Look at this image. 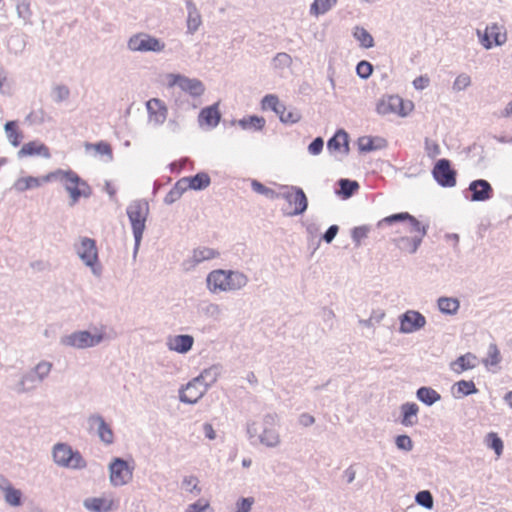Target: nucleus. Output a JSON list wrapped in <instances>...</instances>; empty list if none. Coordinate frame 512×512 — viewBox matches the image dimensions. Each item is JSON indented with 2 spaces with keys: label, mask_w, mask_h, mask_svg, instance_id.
Instances as JSON below:
<instances>
[{
  "label": "nucleus",
  "mask_w": 512,
  "mask_h": 512,
  "mask_svg": "<svg viewBox=\"0 0 512 512\" xmlns=\"http://www.w3.org/2000/svg\"><path fill=\"white\" fill-rule=\"evenodd\" d=\"M222 367L220 365H212L206 369H204L196 379H199V382L204 386L207 390L208 388L214 384L219 375L221 374Z\"/></svg>",
  "instance_id": "obj_30"
},
{
  "label": "nucleus",
  "mask_w": 512,
  "mask_h": 512,
  "mask_svg": "<svg viewBox=\"0 0 512 512\" xmlns=\"http://www.w3.org/2000/svg\"><path fill=\"white\" fill-rule=\"evenodd\" d=\"M353 36L363 48L367 49L374 46V39L372 35L363 27H355Z\"/></svg>",
  "instance_id": "obj_43"
},
{
  "label": "nucleus",
  "mask_w": 512,
  "mask_h": 512,
  "mask_svg": "<svg viewBox=\"0 0 512 512\" xmlns=\"http://www.w3.org/2000/svg\"><path fill=\"white\" fill-rule=\"evenodd\" d=\"M401 411V424L405 427H410L418 422L417 414L419 407L415 402L403 403L400 407Z\"/></svg>",
  "instance_id": "obj_27"
},
{
  "label": "nucleus",
  "mask_w": 512,
  "mask_h": 512,
  "mask_svg": "<svg viewBox=\"0 0 512 512\" xmlns=\"http://www.w3.org/2000/svg\"><path fill=\"white\" fill-rule=\"evenodd\" d=\"M18 158L27 156H42L44 158H50L51 154L49 148L38 141H30L25 143L21 149L17 152Z\"/></svg>",
  "instance_id": "obj_19"
},
{
  "label": "nucleus",
  "mask_w": 512,
  "mask_h": 512,
  "mask_svg": "<svg viewBox=\"0 0 512 512\" xmlns=\"http://www.w3.org/2000/svg\"><path fill=\"white\" fill-rule=\"evenodd\" d=\"M409 224V232L416 233V236L424 237L428 230V225H423L416 217L410 214L407 218Z\"/></svg>",
  "instance_id": "obj_46"
},
{
  "label": "nucleus",
  "mask_w": 512,
  "mask_h": 512,
  "mask_svg": "<svg viewBox=\"0 0 512 512\" xmlns=\"http://www.w3.org/2000/svg\"><path fill=\"white\" fill-rule=\"evenodd\" d=\"M219 256V252L215 249L208 247H198L193 250L192 260L194 265L203 261L211 260Z\"/></svg>",
  "instance_id": "obj_39"
},
{
  "label": "nucleus",
  "mask_w": 512,
  "mask_h": 512,
  "mask_svg": "<svg viewBox=\"0 0 512 512\" xmlns=\"http://www.w3.org/2000/svg\"><path fill=\"white\" fill-rule=\"evenodd\" d=\"M323 147H324V140L322 137L318 136L310 142L307 150H308L309 154L316 156L322 152Z\"/></svg>",
  "instance_id": "obj_62"
},
{
  "label": "nucleus",
  "mask_w": 512,
  "mask_h": 512,
  "mask_svg": "<svg viewBox=\"0 0 512 512\" xmlns=\"http://www.w3.org/2000/svg\"><path fill=\"white\" fill-rule=\"evenodd\" d=\"M104 339L103 331L93 334L88 330H80L62 337L61 343L65 346L85 349L99 345Z\"/></svg>",
  "instance_id": "obj_6"
},
{
  "label": "nucleus",
  "mask_w": 512,
  "mask_h": 512,
  "mask_svg": "<svg viewBox=\"0 0 512 512\" xmlns=\"http://www.w3.org/2000/svg\"><path fill=\"white\" fill-rule=\"evenodd\" d=\"M253 503V497H241L236 502L235 512H250Z\"/></svg>",
  "instance_id": "obj_63"
},
{
  "label": "nucleus",
  "mask_w": 512,
  "mask_h": 512,
  "mask_svg": "<svg viewBox=\"0 0 512 512\" xmlns=\"http://www.w3.org/2000/svg\"><path fill=\"white\" fill-rule=\"evenodd\" d=\"M387 140L382 137L364 136L358 139V149L361 153H368L386 148Z\"/></svg>",
  "instance_id": "obj_24"
},
{
  "label": "nucleus",
  "mask_w": 512,
  "mask_h": 512,
  "mask_svg": "<svg viewBox=\"0 0 512 512\" xmlns=\"http://www.w3.org/2000/svg\"><path fill=\"white\" fill-rule=\"evenodd\" d=\"M376 111L380 115L398 114L405 115L403 111V99L398 95H390L382 99L376 106Z\"/></svg>",
  "instance_id": "obj_15"
},
{
  "label": "nucleus",
  "mask_w": 512,
  "mask_h": 512,
  "mask_svg": "<svg viewBox=\"0 0 512 512\" xmlns=\"http://www.w3.org/2000/svg\"><path fill=\"white\" fill-rule=\"evenodd\" d=\"M54 462L64 468L82 470L87 467V462L80 451L73 449L67 443H57L52 451Z\"/></svg>",
  "instance_id": "obj_3"
},
{
  "label": "nucleus",
  "mask_w": 512,
  "mask_h": 512,
  "mask_svg": "<svg viewBox=\"0 0 512 512\" xmlns=\"http://www.w3.org/2000/svg\"><path fill=\"white\" fill-rule=\"evenodd\" d=\"M39 383L40 382H38V377L32 369L29 372H27L25 375H23V377L20 381L21 390L28 391L30 389L35 388L36 385Z\"/></svg>",
  "instance_id": "obj_49"
},
{
  "label": "nucleus",
  "mask_w": 512,
  "mask_h": 512,
  "mask_svg": "<svg viewBox=\"0 0 512 512\" xmlns=\"http://www.w3.org/2000/svg\"><path fill=\"white\" fill-rule=\"evenodd\" d=\"M471 85V77L466 74L462 73L456 77L453 83V90L454 91H462L469 87Z\"/></svg>",
  "instance_id": "obj_58"
},
{
  "label": "nucleus",
  "mask_w": 512,
  "mask_h": 512,
  "mask_svg": "<svg viewBox=\"0 0 512 512\" xmlns=\"http://www.w3.org/2000/svg\"><path fill=\"white\" fill-rule=\"evenodd\" d=\"M209 508L208 501L199 499L194 503L188 505L185 512H205Z\"/></svg>",
  "instance_id": "obj_64"
},
{
  "label": "nucleus",
  "mask_w": 512,
  "mask_h": 512,
  "mask_svg": "<svg viewBox=\"0 0 512 512\" xmlns=\"http://www.w3.org/2000/svg\"><path fill=\"white\" fill-rule=\"evenodd\" d=\"M477 365V357L468 352L458 357L455 361L450 363V367L458 374L463 371L475 368Z\"/></svg>",
  "instance_id": "obj_29"
},
{
  "label": "nucleus",
  "mask_w": 512,
  "mask_h": 512,
  "mask_svg": "<svg viewBox=\"0 0 512 512\" xmlns=\"http://www.w3.org/2000/svg\"><path fill=\"white\" fill-rule=\"evenodd\" d=\"M69 95H70V91H69L68 87L65 85H57L53 89V100L56 103H61V102L65 101L66 99H68Z\"/></svg>",
  "instance_id": "obj_59"
},
{
  "label": "nucleus",
  "mask_w": 512,
  "mask_h": 512,
  "mask_svg": "<svg viewBox=\"0 0 512 512\" xmlns=\"http://www.w3.org/2000/svg\"><path fill=\"white\" fill-rule=\"evenodd\" d=\"M188 189L202 191L211 184V178L205 171H200L192 176L183 177Z\"/></svg>",
  "instance_id": "obj_26"
},
{
  "label": "nucleus",
  "mask_w": 512,
  "mask_h": 512,
  "mask_svg": "<svg viewBox=\"0 0 512 512\" xmlns=\"http://www.w3.org/2000/svg\"><path fill=\"white\" fill-rule=\"evenodd\" d=\"M417 399L426 406H432L441 399V395L431 387L421 386L416 391Z\"/></svg>",
  "instance_id": "obj_33"
},
{
  "label": "nucleus",
  "mask_w": 512,
  "mask_h": 512,
  "mask_svg": "<svg viewBox=\"0 0 512 512\" xmlns=\"http://www.w3.org/2000/svg\"><path fill=\"white\" fill-rule=\"evenodd\" d=\"M423 237L421 236H413V237H401L399 239V246L403 249H408V251L413 254L419 248Z\"/></svg>",
  "instance_id": "obj_45"
},
{
  "label": "nucleus",
  "mask_w": 512,
  "mask_h": 512,
  "mask_svg": "<svg viewBox=\"0 0 512 512\" xmlns=\"http://www.w3.org/2000/svg\"><path fill=\"white\" fill-rule=\"evenodd\" d=\"M302 118L301 112L295 107H288L280 122L285 125H293L298 123Z\"/></svg>",
  "instance_id": "obj_47"
},
{
  "label": "nucleus",
  "mask_w": 512,
  "mask_h": 512,
  "mask_svg": "<svg viewBox=\"0 0 512 512\" xmlns=\"http://www.w3.org/2000/svg\"><path fill=\"white\" fill-rule=\"evenodd\" d=\"M370 228L366 225L354 227L351 230V238L355 243V246H360L362 239L368 236Z\"/></svg>",
  "instance_id": "obj_54"
},
{
  "label": "nucleus",
  "mask_w": 512,
  "mask_h": 512,
  "mask_svg": "<svg viewBox=\"0 0 512 512\" xmlns=\"http://www.w3.org/2000/svg\"><path fill=\"white\" fill-rule=\"evenodd\" d=\"M4 131L10 144L18 147L23 140V132L18 129V121L9 120L4 124Z\"/></svg>",
  "instance_id": "obj_31"
},
{
  "label": "nucleus",
  "mask_w": 512,
  "mask_h": 512,
  "mask_svg": "<svg viewBox=\"0 0 512 512\" xmlns=\"http://www.w3.org/2000/svg\"><path fill=\"white\" fill-rule=\"evenodd\" d=\"M126 214L131 224L134 237L133 257L135 258L146 228V221L149 214V204L146 200H133L126 208Z\"/></svg>",
  "instance_id": "obj_2"
},
{
  "label": "nucleus",
  "mask_w": 512,
  "mask_h": 512,
  "mask_svg": "<svg viewBox=\"0 0 512 512\" xmlns=\"http://www.w3.org/2000/svg\"><path fill=\"white\" fill-rule=\"evenodd\" d=\"M146 109L150 121H152L155 125H162L165 122L168 109L162 100L158 98H152L148 100L146 102Z\"/></svg>",
  "instance_id": "obj_16"
},
{
  "label": "nucleus",
  "mask_w": 512,
  "mask_h": 512,
  "mask_svg": "<svg viewBox=\"0 0 512 512\" xmlns=\"http://www.w3.org/2000/svg\"><path fill=\"white\" fill-rule=\"evenodd\" d=\"M188 190L186 182L183 177L180 178L170 189V191L166 194L164 198V203L167 205H171L175 203L181 196Z\"/></svg>",
  "instance_id": "obj_37"
},
{
  "label": "nucleus",
  "mask_w": 512,
  "mask_h": 512,
  "mask_svg": "<svg viewBox=\"0 0 512 512\" xmlns=\"http://www.w3.org/2000/svg\"><path fill=\"white\" fill-rule=\"evenodd\" d=\"M373 73V65L366 61L362 60L356 65V74L359 78L366 80Z\"/></svg>",
  "instance_id": "obj_52"
},
{
  "label": "nucleus",
  "mask_w": 512,
  "mask_h": 512,
  "mask_svg": "<svg viewBox=\"0 0 512 512\" xmlns=\"http://www.w3.org/2000/svg\"><path fill=\"white\" fill-rule=\"evenodd\" d=\"M399 324L400 333L410 334L422 329L426 324V318L418 311L407 310L399 316Z\"/></svg>",
  "instance_id": "obj_12"
},
{
  "label": "nucleus",
  "mask_w": 512,
  "mask_h": 512,
  "mask_svg": "<svg viewBox=\"0 0 512 512\" xmlns=\"http://www.w3.org/2000/svg\"><path fill=\"white\" fill-rule=\"evenodd\" d=\"M53 180L60 181L65 190L67 191V187L71 188V186L79 187L82 182V178L73 170H62L57 169L53 172L48 173L43 177V181L51 182Z\"/></svg>",
  "instance_id": "obj_14"
},
{
  "label": "nucleus",
  "mask_w": 512,
  "mask_h": 512,
  "mask_svg": "<svg viewBox=\"0 0 512 512\" xmlns=\"http://www.w3.org/2000/svg\"><path fill=\"white\" fill-rule=\"evenodd\" d=\"M206 282L213 293L236 291L247 285L248 277L240 271L217 269L207 275Z\"/></svg>",
  "instance_id": "obj_1"
},
{
  "label": "nucleus",
  "mask_w": 512,
  "mask_h": 512,
  "mask_svg": "<svg viewBox=\"0 0 512 512\" xmlns=\"http://www.w3.org/2000/svg\"><path fill=\"white\" fill-rule=\"evenodd\" d=\"M260 443L267 447H275L279 443V435L275 429L263 427V431L259 434Z\"/></svg>",
  "instance_id": "obj_41"
},
{
  "label": "nucleus",
  "mask_w": 512,
  "mask_h": 512,
  "mask_svg": "<svg viewBox=\"0 0 512 512\" xmlns=\"http://www.w3.org/2000/svg\"><path fill=\"white\" fill-rule=\"evenodd\" d=\"M207 392L199 379L193 378L179 390V400L185 404H196Z\"/></svg>",
  "instance_id": "obj_13"
},
{
  "label": "nucleus",
  "mask_w": 512,
  "mask_h": 512,
  "mask_svg": "<svg viewBox=\"0 0 512 512\" xmlns=\"http://www.w3.org/2000/svg\"><path fill=\"white\" fill-rule=\"evenodd\" d=\"M415 502L426 509H432L434 504L433 496L429 490H421L417 492L415 495Z\"/></svg>",
  "instance_id": "obj_48"
},
{
  "label": "nucleus",
  "mask_w": 512,
  "mask_h": 512,
  "mask_svg": "<svg viewBox=\"0 0 512 512\" xmlns=\"http://www.w3.org/2000/svg\"><path fill=\"white\" fill-rule=\"evenodd\" d=\"M199 480L194 475L185 476L182 480V488L191 493H200L201 489L198 487Z\"/></svg>",
  "instance_id": "obj_55"
},
{
  "label": "nucleus",
  "mask_w": 512,
  "mask_h": 512,
  "mask_svg": "<svg viewBox=\"0 0 512 512\" xmlns=\"http://www.w3.org/2000/svg\"><path fill=\"white\" fill-rule=\"evenodd\" d=\"M339 192L338 194L342 199H348L352 197L359 189V183L356 180L348 178H340L338 180Z\"/></svg>",
  "instance_id": "obj_36"
},
{
  "label": "nucleus",
  "mask_w": 512,
  "mask_h": 512,
  "mask_svg": "<svg viewBox=\"0 0 512 512\" xmlns=\"http://www.w3.org/2000/svg\"><path fill=\"white\" fill-rule=\"evenodd\" d=\"M279 199H284L290 205L294 206L289 216H298L306 212L308 208V198L301 187L293 185H279Z\"/></svg>",
  "instance_id": "obj_5"
},
{
  "label": "nucleus",
  "mask_w": 512,
  "mask_h": 512,
  "mask_svg": "<svg viewBox=\"0 0 512 512\" xmlns=\"http://www.w3.org/2000/svg\"><path fill=\"white\" fill-rule=\"evenodd\" d=\"M502 361L500 350L496 343L489 344L486 357L482 359V364L490 370L492 367H497Z\"/></svg>",
  "instance_id": "obj_34"
},
{
  "label": "nucleus",
  "mask_w": 512,
  "mask_h": 512,
  "mask_svg": "<svg viewBox=\"0 0 512 512\" xmlns=\"http://www.w3.org/2000/svg\"><path fill=\"white\" fill-rule=\"evenodd\" d=\"M4 499L12 507H19L23 503V493L20 489L15 488L12 484L6 487L4 491Z\"/></svg>",
  "instance_id": "obj_40"
},
{
  "label": "nucleus",
  "mask_w": 512,
  "mask_h": 512,
  "mask_svg": "<svg viewBox=\"0 0 512 512\" xmlns=\"http://www.w3.org/2000/svg\"><path fill=\"white\" fill-rule=\"evenodd\" d=\"M336 3L337 0H314L310 6V13L314 16L323 15L332 9Z\"/></svg>",
  "instance_id": "obj_42"
},
{
  "label": "nucleus",
  "mask_w": 512,
  "mask_h": 512,
  "mask_svg": "<svg viewBox=\"0 0 512 512\" xmlns=\"http://www.w3.org/2000/svg\"><path fill=\"white\" fill-rule=\"evenodd\" d=\"M477 35L485 49H491L493 46H501L507 41L505 28L497 23L487 25L484 32L477 30Z\"/></svg>",
  "instance_id": "obj_9"
},
{
  "label": "nucleus",
  "mask_w": 512,
  "mask_h": 512,
  "mask_svg": "<svg viewBox=\"0 0 512 512\" xmlns=\"http://www.w3.org/2000/svg\"><path fill=\"white\" fill-rule=\"evenodd\" d=\"M194 345V337L189 334H178L167 338L166 346L170 351L179 354L188 353Z\"/></svg>",
  "instance_id": "obj_18"
},
{
  "label": "nucleus",
  "mask_w": 512,
  "mask_h": 512,
  "mask_svg": "<svg viewBox=\"0 0 512 512\" xmlns=\"http://www.w3.org/2000/svg\"><path fill=\"white\" fill-rule=\"evenodd\" d=\"M170 84L177 86L184 95L188 94L193 98L200 97L205 91L204 84L201 80L180 74L172 75Z\"/></svg>",
  "instance_id": "obj_11"
},
{
  "label": "nucleus",
  "mask_w": 512,
  "mask_h": 512,
  "mask_svg": "<svg viewBox=\"0 0 512 512\" xmlns=\"http://www.w3.org/2000/svg\"><path fill=\"white\" fill-rule=\"evenodd\" d=\"M51 368L52 364L47 361H41L35 366L33 371L38 377V382H42L48 376V374L51 371Z\"/></svg>",
  "instance_id": "obj_56"
},
{
  "label": "nucleus",
  "mask_w": 512,
  "mask_h": 512,
  "mask_svg": "<svg viewBox=\"0 0 512 512\" xmlns=\"http://www.w3.org/2000/svg\"><path fill=\"white\" fill-rule=\"evenodd\" d=\"M76 253L81 261L91 269L96 276L101 275L102 265L99 262L96 241L89 237H82L80 244L75 245Z\"/></svg>",
  "instance_id": "obj_4"
},
{
  "label": "nucleus",
  "mask_w": 512,
  "mask_h": 512,
  "mask_svg": "<svg viewBox=\"0 0 512 512\" xmlns=\"http://www.w3.org/2000/svg\"><path fill=\"white\" fill-rule=\"evenodd\" d=\"M17 14L19 18L23 19L25 23L30 22V18L32 16V11L30 9V4L26 1H22L17 4Z\"/></svg>",
  "instance_id": "obj_61"
},
{
  "label": "nucleus",
  "mask_w": 512,
  "mask_h": 512,
  "mask_svg": "<svg viewBox=\"0 0 512 512\" xmlns=\"http://www.w3.org/2000/svg\"><path fill=\"white\" fill-rule=\"evenodd\" d=\"M395 444L398 449L407 451V452L411 451L413 448V442H412L411 438L406 434L396 436Z\"/></svg>",
  "instance_id": "obj_60"
},
{
  "label": "nucleus",
  "mask_w": 512,
  "mask_h": 512,
  "mask_svg": "<svg viewBox=\"0 0 512 512\" xmlns=\"http://www.w3.org/2000/svg\"><path fill=\"white\" fill-rule=\"evenodd\" d=\"M88 423L91 427L97 426V434L103 443L110 445L114 442L113 430L103 416L93 414L88 418Z\"/></svg>",
  "instance_id": "obj_17"
},
{
  "label": "nucleus",
  "mask_w": 512,
  "mask_h": 512,
  "mask_svg": "<svg viewBox=\"0 0 512 512\" xmlns=\"http://www.w3.org/2000/svg\"><path fill=\"white\" fill-rule=\"evenodd\" d=\"M251 188L254 192L264 195L265 197L274 200L279 199V192H276L275 190L266 187L264 184L259 182L258 180L253 179L251 181Z\"/></svg>",
  "instance_id": "obj_44"
},
{
  "label": "nucleus",
  "mask_w": 512,
  "mask_h": 512,
  "mask_svg": "<svg viewBox=\"0 0 512 512\" xmlns=\"http://www.w3.org/2000/svg\"><path fill=\"white\" fill-rule=\"evenodd\" d=\"M110 482L114 487L127 484L133 475V467L121 458L115 457L109 464Z\"/></svg>",
  "instance_id": "obj_8"
},
{
  "label": "nucleus",
  "mask_w": 512,
  "mask_h": 512,
  "mask_svg": "<svg viewBox=\"0 0 512 512\" xmlns=\"http://www.w3.org/2000/svg\"><path fill=\"white\" fill-rule=\"evenodd\" d=\"M185 5L188 12L186 33L193 35L202 24L201 14L192 0H186Z\"/></svg>",
  "instance_id": "obj_21"
},
{
  "label": "nucleus",
  "mask_w": 512,
  "mask_h": 512,
  "mask_svg": "<svg viewBox=\"0 0 512 512\" xmlns=\"http://www.w3.org/2000/svg\"><path fill=\"white\" fill-rule=\"evenodd\" d=\"M494 196L492 185L485 179H476L470 182L465 191V198L471 202H486Z\"/></svg>",
  "instance_id": "obj_10"
},
{
  "label": "nucleus",
  "mask_w": 512,
  "mask_h": 512,
  "mask_svg": "<svg viewBox=\"0 0 512 512\" xmlns=\"http://www.w3.org/2000/svg\"><path fill=\"white\" fill-rule=\"evenodd\" d=\"M453 395L456 398L469 396L478 392L475 383L472 380H460L453 385Z\"/></svg>",
  "instance_id": "obj_38"
},
{
  "label": "nucleus",
  "mask_w": 512,
  "mask_h": 512,
  "mask_svg": "<svg viewBox=\"0 0 512 512\" xmlns=\"http://www.w3.org/2000/svg\"><path fill=\"white\" fill-rule=\"evenodd\" d=\"M67 192L70 196V206L75 205L81 197L88 198L92 194V189L90 185L85 181L82 180L79 187L71 186V188L67 187Z\"/></svg>",
  "instance_id": "obj_32"
},
{
  "label": "nucleus",
  "mask_w": 512,
  "mask_h": 512,
  "mask_svg": "<svg viewBox=\"0 0 512 512\" xmlns=\"http://www.w3.org/2000/svg\"><path fill=\"white\" fill-rule=\"evenodd\" d=\"M84 507L92 512H110L116 505L113 499L105 497H92L84 500Z\"/></svg>",
  "instance_id": "obj_23"
},
{
  "label": "nucleus",
  "mask_w": 512,
  "mask_h": 512,
  "mask_svg": "<svg viewBox=\"0 0 512 512\" xmlns=\"http://www.w3.org/2000/svg\"><path fill=\"white\" fill-rule=\"evenodd\" d=\"M221 120V113L218 109V104H212L210 106L201 109L198 117L199 123L207 125L209 128H215L218 126Z\"/></svg>",
  "instance_id": "obj_20"
},
{
  "label": "nucleus",
  "mask_w": 512,
  "mask_h": 512,
  "mask_svg": "<svg viewBox=\"0 0 512 512\" xmlns=\"http://www.w3.org/2000/svg\"><path fill=\"white\" fill-rule=\"evenodd\" d=\"M51 118L47 116L43 109H39L37 111H32L26 117V120L31 124H43L46 121H49Z\"/></svg>",
  "instance_id": "obj_57"
},
{
  "label": "nucleus",
  "mask_w": 512,
  "mask_h": 512,
  "mask_svg": "<svg viewBox=\"0 0 512 512\" xmlns=\"http://www.w3.org/2000/svg\"><path fill=\"white\" fill-rule=\"evenodd\" d=\"M409 217H410V213H408V212L394 213V214H391V215L383 218L382 220H380L378 222V226L381 227L384 224L391 225L394 223L406 222L407 218H409Z\"/></svg>",
  "instance_id": "obj_51"
},
{
  "label": "nucleus",
  "mask_w": 512,
  "mask_h": 512,
  "mask_svg": "<svg viewBox=\"0 0 512 512\" xmlns=\"http://www.w3.org/2000/svg\"><path fill=\"white\" fill-rule=\"evenodd\" d=\"M127 47L131 51L159 53L164 50L165 43L147 33H137L129 38Z\"/></svg>",
  "instance_id": "obj_7"
},
{
  "label": "nucleus",
  "mask_w": 512,
  "mask_h": 512,
  "mask_svg": "<svg viewBox=\"0 0 512 512\" xmlns=\"http://www.w3.org/2000/svg\"><path fill=\"white\" fill-rule=\"evenodd\" d=\"M343 148V153H349V135L343 129H338L335 134L328 139L327 141V149L330 152L341 151Z\"/></svg>",
  "instance_id": "obj_22"
},
{
  "label": "nucleus",
  "mask_w": 512,
  "mask_h": 512,
  "mask_svg": "<svg viewBox=\"0 0 512 512\" xmlns=\"http://www.w3.org/2000/svg\"><path fill=\"white\" fill-rule=\"evenodd\" d=\"M486 444L489 448L493 449L498 456L502 454L503 441L496 433L490 432L487 434Z\"/></svg>",
  "instance_id": "obj_50"
},
{
  "label": "nucleus",
  "mask_w": 512,
  "mask_h": 512,
  "mask_svg": "<svg viewBox=\"0 0 512 512\" xmlns=\"http://www.w3.org/2000/svg\"><path fill=\"white\" fill-rule=\"evenodd\" d=\"M432 176L441 187H448V158H441L435 163Z\"/></svg>",
  "instance_id": "obj_28"
},
{
  "label": "nucleus",
  "mask_w": 512,
  "mask_h": 512,
  "mask_svg": "<svg viewBox=\"0 0 512 512\" xmlns=\"http://www.w3.org/2000/svg\"><path fill=\"white\" fill-rule=\"evenodd\" d=\"M231 124H237L241 127V129L246 131L258 132L264 129L266 120L262 116L249 115L239 120H232Z\"/></svg>",
  "instance_id": "obj_25"
},
{
  "label": "nucleus",
  "mask_w": 512,
  "mask_h": 512,
  "mask_svg": "<svg viewBox=\"0 0 512 512\" xmlns=\"http://www.w3.org/2000/svg\"><path fill=\"white\" fill-rule=\"evenodd\" d=\"M280 107V100L275 94H267L261 100V108L263 110H277Z\"/></svg>",
  "instance_id": "obj_53"
},
{
  "label": "nucleus",
  "mask_w": 512,
  "mask_h": 512,
  "mask_svg": "<svg viewBox=\"0 0 512 512\" xmlns=\"http://www.w3.org/2000/svg\"><path fill=\"white\" fill-rule=\"evenodd\" d=\"M43 182H44L43 177L42 178H38V177H34V176L22 177V178L17 179L14 182L12 189L16 190L17 192H24L26 190L37 188V187L41 186V184Z\"/></svg>",
  "instance_id": "obj_35"
}]
</instances>
